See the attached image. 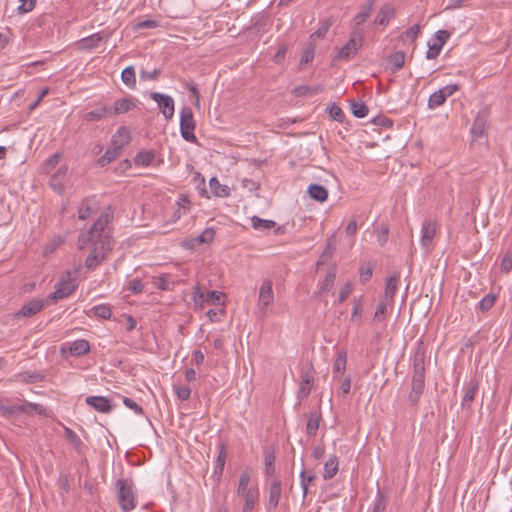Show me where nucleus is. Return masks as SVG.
Listing matches in <instances>:
<instances>
[{
  "instance_id": "f257e3e1",
  "label": "nucleus",
  "mask_w": 512,
  "mask_h": 512,
  "mask_svg": "<svg viewBox=\"0 0 512 512\" xmlns=\"http://www.w3.org/2000/svg\"><path fill=\"white\" fill-rule=\"evenodd\" d=\"M425 358L426 351L423 342H420L415 350L412 360V380L411 391L408 400L412 405H416L420 400L425 388Z\"/></svg>"
},
{
  "instance_id": "f03ea898",
  "label": "nucleus",
  "mask_w": 512,
  "mask_h": 512,
  "mask_svg": "<svg viewBox=\"0 0 512 512\" xmlns=\"http://www.w3.org/2000/svg\"><path fill=\"white\" fill-rule=\"evenodd\" d=\"M250 482V474L247 471L242 472L236 489L237 496L243 502L241 512H253L259 500V489L257 486H250Z\"/></svg>"
},
{
  "instance_id": "7ed1b4c3",
  "label": "nucleus",
  "mask_w": 512,
  "mask_h": 512,
  "mask_svg": "<svg viewBox=\"0 0 512 512\" xmlns=\"http://www.w3.org/2000/svg\"><path fill=\"white\" fill-rule=\"evenodd\" d=\"M92 242L94 243V247L85 260V266L89 270H94L98 267L112 250L111 236H104L100 238V240Z\"/></svg>"
},
{
  "instance_id": "20e7f679",
  "label": "nucleus",
  "mask_w": 512,
  "mask_h": 512,
  "mask_svg": "<svg viewBox=\"0 0 512 512\" xmlns=\"http://www.w3.org/2000/svg\"><path fill=\"white\" fill-rule=\"evenodd\" d=\"M110 222V215L108 212L102 213L95 221L93 226L86 231L81 233L78 237L79 249H83L90 241L100 240L104 236H110L106 231V227Z\"/></svg>"
},
{
  "instance_id": "39448f33",
  "label": "nucleus",
  "mask_w": 512,
  "mask_h": 512,
  "mask_svg": "<svg viewBox=\"0 0 512 512\" xmlns=\"http://www.w3.org/2000/svg\"><path fill=\"white\" fill-rule=\"evenodd\" d=\"M118 502L124 512H130L136 507L133 482L128 479H118L116 481Z\"/></svg>"
},
{
  "instance_id": "423d86ee",
  "label": "nucleus",
  "mask_w": 512,
  "mask_h": 512,
  "mask_svg": "<svg viewBox=\"0 0 512 512\" xmlns=\"http://www.w3.org/2000/svg\"><path fill=\"white\" fill-rule=\"evenodd\" d=\"M196 123L192 109L183 107L180 111V133L181 136L188 142L196 143L197 138L194 134Z\"/></svg>"
},
{
  "instance_id": "0eeeda50",
  "label": "nucleus",
  "mask_w": 512,
  "mask_h": 512,
  "mask_svg": "<svg viewBox=\"0 0 512 512\" xmlns=\"http://www.w3.org/2000/svg\"><path fill=\"white\" fill-rule=\"evenodd\" d=\"M129 140L128 132L119 131L118 135L114 136L113 139V147L108 149L99 159L98 163L101 166H105L111 163L113 160L118 158L121 154V149L124 143H127Z\"/></svg>"
},
{
  "instance_id": "6e6552de",
  "label": "nucleus",
  "mask_w": 512,
  "mask_h": 512,
  "mask_svg": "<svg viewBox=\"0 0 512 512\" xmlns=\"http://www.w3.org/2000/svg\"><path fill=\"white\" fill-rule=\"evenodd\" d=\"M363 43V32L361 30H354L351 33L349 41L339 50L335 59L349 60L357 53Z\"/></svg>"
},
{
  "instance_id": "1a4fd4ad",
  "label": "nucleus",
  "mask_w": 512,
  "mask_h": 512,
  "mask_svg": "<svg viewBox=\"0 0 512 512\" xmlns=\"http://www.w3.org/2000/svg\"><path fill=\"white\" fill-rule=\"evenodd\" d=\"M44 408L40 404L27 403L24 405H5L0 399V415L2 416H14L19 413H31L36 412L38 414L44 413Z\"/></svg>"
},
{
  "instance_id": "9d476101",
  "label": "nucleus",
  "mask_w": 512,
  "mask_h": 512,
  "mask_svg": "<svg viewBox=\"0 0 512 512\" xmlns=\"http://www.w3.org/2000/svg\"><path fill=\"white\" fill-rule=\"evenodd\" d=\"M76 289V284L71 279V274L67 272L63 275L55 286V291L50 295L52 300L58 301L70 296Z\"/></svg>"
},
{
  "instance_id": "9b49d317",
  "label": "nucleus",
  "mask_w": 512,
  "mask_h": 512,
  "mask_svg": "<svg viewBox=\"0 0 512 512\" xmlns=\"http://www.w3.org/2000/svg\"><path fill=\"white\" fill-rule=\"evenodd\" d=\"M274 295L272 289V281L265 279L259 289V297L257 307L262 313H267L269 307L273 304Z\"/></svg>"
},
{
  "instance_id": "f8f14e48",
  "label": "nucleus",
  "mask_w": 512,
  "mask_h": 512,
  "mask_svg": "<svg viewBox=\"0 0 512 512\" xmlns=\"http://www.w3.org/2000/svg\"><path fill=\"white\" fill-rule=\"evenodd\" d=\"M458 90V85L456 84H450L447 86H444L443 88L439 89L438 91H435L432 93L428 100V107L430 109H435L441 105H443L448 97L453 95Z\"/></svg>"
},
{
  "instance_id": "ddd939ff",
  "label": "nucleus",
  "mask_w": 512,
  "mask_h": 512,
  "mask_svg": "<svg viewBox=\"0 0 512 512\" xmlns=\"http://www.w3.org/2000/svg\"><path fill=\"white\" fill-rule=\"evenodd\" d=\"M150 98L158 104L161 113L166 119L173 117L175 109L172 97L158 92H151Z\"/></svg>"
},
{
  "instance_id": "4468645a",
  "label": "nucleus",
  "mask_w": 512,
  "mask_h": 512,
  "mask_svg": "<svg viewBox=\"0 0 512 512\" xmlns=\"http://www.w3.org/2000/svg\"><path fill=\"white\" fill-rule=\"evenodd\" d=\"M223 298L224 294L222 292L209 291L207 294H205L203 291H201V289L198 286L195 287V303H199L200 305H202L203 303L221 305L223 304Z\"/></svg>"
},
{
  "instance_id": "2eb2a0df",
  "label": "nucleus",
  "mask_w": 512,
  "mask_h": 512,
  "mask_svg": "<svg viewBox=\"0 0 512 512\" xmlns=\"http://www.w3.org/2000/svg\"><path fill=\"white\" fill-rule=\"evenodd\" d=\"M436 235V222L431 219H426L422 223L421 229V245L424 248H429L433 244L434 237Z\"/></svg>"
},
{
  "instance_id": "dca6fc26",
  "label": "nucleus",
  "mask_w": 512,
  "mask_h": 512,
  "mask_svg": "<svg viewBox=\"0 0 512 512\" xmlns=\"http://www.w3.org/2000/svg\"><path fill=\"white\" fill-rule=\"evenodd\" d=\"M281 491H282L281 481L279 478L275 477L269 484V488H268V494H269L268 504H267L268 510L276 509L278 507V504H279V501L281 498Z\"/></svg>"
},
{
  "instance_id": "f3484780",
  "label": "nucleus",
  "mask_w": 512,
  "mask_h": 512,
  "mask_svg": "<svg viewBox=\"0 0 512 512\" xmlns=\"http://www.w3.org/2000/svg\"><path fill=\"white\" fill-rule=\"evenodd\" d=\"M85 401L100 413H108L112 409L111 401L103 396H88Z\"/></svg>"
},
{
  "instance_id": "a211bd4d",
  "label": "nucleus",
  "mask_w": 512,
  "mask_h": 512,
  "mask_svg": "<svg viewBox=\"0 0 512 512\" xmlns=\"http://www.w3.org/2000/svg\"><path fill=\"white\" fill-rule=\"evenodd\" d=\"M108 39V35H105L104 32H97L92 34L86 38L81 39L78 42V45L83 50H92L96 48L101 41H106Z\"/></svg>"
},
{
  "instance_id": "6ab92c4d",
  "label": "nucleus",
  "mask_w": 512,
  "mask_h": 512,
  "mask_svg": "<svg viewBox=\"0 0 512 512\" xmlns=\"http://www.w3.org/2000/svg\"><path fill=\"white\" fill-rule=\"evenodd\" d=\"M44 307L43 300L33 299L22 306V308L16 313L17 317H30L39 311H41Z\"/></svg>"
},
{
  "instance_id": "aec40b11",
  "label": "nucleus",
  "mask_w": 512,
  "mask_h": 512,
  "mask_svg": "<svg viewBox=\"0 0 512 512\" xmlns=\"http://www.w3.org/2000/svg\"><path fill=\"white\" fill-rule=\"evenodd\" d=\"M400 281V273L394 272L387 280L384 291V299L389 300L390 302H394V296L398 289V284Z\"/></svg>"
},
{
  "instance_id": "412c9836",
  "label": "nucleus",
  "mask_w": 512,
  "mask_h": 512,
  "mask_svg": "<svg viewBox=\"0 0 512 512\" xmlns=\"http://www.w3.org/2000/svg\"><path fill=\"white\" fill-rule=\"evenodd\" d=\"M67 166H61L50 178V186L58 193L64 191V179L67 175Z\"/></svg>"
},
{
  "instance_id": "4be33fe9",
  "label": "nucleus",
  "mask_w": 512,
  "mask_h": 512,
  "mask_svg": "<svg viewBox=\"0 0 512 512\" xmlns=\"http://www.w3.org/2000/svg\"><path fill=\"white\" fill-rule=\"evenodd\" d=\"M395 12L396 10L392 5H383L376 16L374 23L380 26L388 25L390 19L394 17Z\"/></svg>"
},
{
  "instance_id": "5701e85b",
  "label": "nucleus",
  "mask_w": 512,
  "mask_h": 512,
  "mask_svg": "<svg viewBox=\"0 0 512 512\" xmlns=\"http://www.w3.org/2000/svg\"><path fill=\"white\" fill-rule=\"evenodd\" d=\"M322 85H315V86H309V85H300L292 89L291 93L295 97H309L313 95H317L323 91Z\"/></svg>"
},
{
  "instance_id": "b1692460",
  "label": "nucleus",
  "mask_w": 512,
  "mask_h": 512,
  "mask_svg": "<svg viewBox=\"0 0 512 512\" xmlns=\"http://www.w3.org/2000/svg\"><path fill=\"white\" fill-rule=\"evenodd\" d=\"M226 459H227V451H226L225 444L222 443L219 445V452H218V455H217V458L215 461L214 471H213V475L217 478V480H219L223 474Z\"/></svg>"
},
{
  "instance_id": "393cba45",
  "label": "nucleus",
  "mask_w": 512,
  "mask_h": 512,
  "mask_svg": "<svg viewBox=\"0 0 512 512\" xmlns=\"http://www.w3.org/2000/svg\"><path fill=\"white\" fill-rule=\"evenodd\" d=\"M477 391H478V382L476 380H471L466 387V391H465V394L462 399L461 405L463 408L471 409V405L475 399Z\"/></svg>"
},
{
  "instance_id": "a878e982",
  "label": "nucleus",
  "mask_w": 512,
  "mask_h": 512,
  "mask_svg": "<svg viewBox=\"0 0 512 512\" xmlns=\"http://www.w3.org/2000/svg\"><path fill=\"white\" fill-rule=\"evenodd\" d=\"M320 420H321V413L319 411L314 410L309 413L308 421H307V425H306V433L309 436L316 435L318 428H319Z\"/></svg>"
},
{
  "instance_id": "bb28decb",
  "label": "nucleus",
  "mask_w": 512,
  "mask_h": 512,
  "mask_svg": "<svg viewBox=\"0 0 512 512\" xmlns=\"http://www.w3.org/2000/svg\"><path fill=\"white\" fill-rule=\"evenodd\" d=\"M90 351V344L85 339H79L69 345V352L73 356H82Z\"/></svg>"
},
{
  "instance_id": "cd10ccee",
  "label": "nucleus",
  "mask_w": 512,
  "mask_h": 512,
  "mask_svg": "<svg viewBox=\"0 0 512 512\" xmlns=\"http://www.w3.org/2000/svg\"><path fill=\"white\" fill-rule=\"evenodd\" d=\"M135 107V103L132 99L122 98L114 103L113 110H110V114L119 115L126 113Z\"/></svg>"
},
{
  "instance_id": "c85d7f7f",
  "label": "nucleus",
  "mask_w": 512,
  "mask_h": 512,
  "mask_svg": "<svg viewBox=\"0 0 512 512\" xmlns=\"http://www.w3.org/2000/svg\"><path fill=\"white\" fill-rule=\"evenodd\" d=\"M308 194L310 198L319 202H324L328 198L327 189L319 184H311L308 187Z\"/></svg>"
},
{
  "instance_id": "c756f323",
  "label": "nucleus",
  "mask_w": 512,
  "mask_h": 512,
  "mask_svg": "<svg viewBox=\"0 0 512 512\" xmlns=\"http://www.w3.org/2000/svg\"><path fill=\"white\" fill-rule=\"evenodd\" d=\"M374 0H369L367 4L359 11L354 17L355 26H361L364 24L367 19L370 17L371 12L373 10Z\"/></svg>"
},
{
  "instance_id": "7c9ffc66",
  "label": "nucleus",
  "mask_w": 512,
  "mask_h": 512,
  "mask_svg": "<svg viewBox=\"0 0 512 512\" xmlns=\"http://www.w3.org/2000/svg\"><path fill=\"white\" fill-rule=\"evenodd\" d=\"M212 193L217 197H227L230 195V189L226 185L220 184L216 177H212L209 181Z\"/></svg>"
},
{
  "instance_id": "2f4dec72",
  "label": "nucleus",
  "mask_w": 512,
  "mask_h": 512,
  "mask_svg": "<svg viewBox=\"0 0 512 512\" xmlns=\"http://www.w3.org/2000/svg\"><path fill=\"white\" fill-rule=\"evenodd\" d=\"M338 472V459L336 456L330 457L324 465L323 478L325 480L332 479Z\"/></svg>"
},
{
  "instance_id": "473e14b6",
  "label": "nucleus",
  "mask_w": 512,
  "mask_h": 512,
  "mask_svg": "<svg viewBox=\"0 0 512 512\" xmlns=\"http://www.w3.org/2000/svg\"><path fill=\"white\" fill-rule=\"evenodd\" d=\"M108 114H110V109L106 106H101V107H98L94 110L87 112L84 115V119L86 121H90V122L98 121V120H101L102 118H104Z\"/></svg>"
},
{
  "instance_id": "72a5a7b5",
  "label": "nucleus",
  "mask_w": 512,
  "mask_h": 512,
  "mask_svg": "<svg viewBox=\"0 0 512 512\" xmlns=\"http://www.w3.org/2000/svg\"><path fill=\"white\" fill-rule=\"evenodd\" d=\"M252 227L259 231H268L276 226V223L272 220L261 219L258 216L251 218Z\"/></svg>"
},
{
  "instance_id": "f704fd0d",
  "label": "nucleus",
  "mask_w": 512,
  "mask_h": 512,
  "mask_svg": "<svg viewBox=\"0 0 512 512\" xmlns=\"http://www.w3.org/2000/svg\"><path fill=\"white\" fill-rule=\"evenodd\" d=\"M155 158L153 151H140L136 154L134 162L138 166H149Z\"/></svg>"
},
{
  "instance_id": "c9c22d12",
  "label": "nucleus",
  "mask_w": 512,
  "mask_h": 512,
  "mask_svg": "<svg viewBox=\"0 0 512 512\" xmlns=\"http://www.w3.org/2000/svg\"><path fill=\"white\" fill-rule=\"evenodd\" d=\"M347 364V353L345 350H340L337 353L336 360L333 364L334 374L344 373Z\"/></svg>"
},
{
  "instance_id": "e433bc0d",
  "label": "nucleus",
  "mask_w": 512,
  "mask_h": 512,
  "mask_svg": "<svg viewBox=\"0 0 512 512\" xmlns=\"http://www.w3.org/2000/svg\"><path fill=\"white\" fill-rule=\"evenodd\" d=\"M93 314L94 316L101 319H109L111 317V308L108 304H100L92 307L88 315Z\"/></svg>"
},
{
  "instance_id": "4c0bfd02",
  "label": "nucleus",
  "mask_w": 512,
  "mask_h": 512,
  "mask_svg": "<svg viewBox=\"0 0 512 512\" xmlns=\"http://www.w3.org/2000/svg\"><path fill=\"white\" fill-rule=\"evenodd\" d=\"M406 55L403 51H397L388 57V62L393 66V71L400 70L405 63Z\"/></svg>"
},
{
  "instance_id": "58836bf2",
  "label": "nucleus",
  "mask_w": 512,
  "mask_h": 512,
  "mask_svg": "<svg viewBox=\"0 0 512 512\" xmlns=\"http://www.w3.org/2000/svg\"><path fill=\"white\" fill-rule=\"evenodd\" d=\"M121 79L123 83L129 88H135L136 86V77L135 70L133 66L126 67L121 73Z\"/></svg>"
},
{
  "instance_id": "ea45409f",
  "label": "nucleus",
  "mask_w": 512,
  "mask_h": 512,
  "mask_svg": "<svg viewBox=\"0 0 512 512\" xmlns=\"http://www.w3.org/2000/svg\"><path fill=\"white\" fill-rule=\"evenodd\" d=\"M311 386L312 377L308 373H305L304 375H302L300 383V388L298 392L299 398H306L311 392Z\"/></svg>"
},
{
  "instance_id": "a19ab883",
  "label": "nucleus",
  "mask_w": 512,
  "mask_h": 512,
  "mask_svg": "<svg viewBox=\"0 0 512 512\" xmlns=\"http://www.w3.org/2000/svg\"><path fill=\"white\" fill-rule=\"evenodd\" d=\"M215 237V231L213 228H206L200 235L193 238V242L200 244H210L213 242Z\"/></svg>"
},
{
  "instance_id": "79ce46f5",
  "label": "nucleus",
  "mask_w": 512,
  "mask_h": 512,
  "mask_svg": "<svg viewBox=\"0 0 512 512\" xmlns=\"http://www.w3.org/2000/svg\"><path fill=\"white\" fill-rule=\"evenodd\" d=\"M265 462V474L267 476H273L275 474V455L271 451H265L264 456Z\"/></svg>"
},
{
  "instance_id": "37998d69",
  "label": "nucleus",
  "mask_w": 512,
  "mask_h": 512,
  "mask_svg": "<svg viewBox=\"0 0 512 512\" xmlns=\"http://www.w3.org/2000/svg\"><path fill=\"white\" fill-rule=\"evenodd\" d=\"M393 302H390L389 300H381L375 310L374 313V320L376 321H383L386 318L387 315V307L388 305L392 304Z\"/></svg>"
},
{
  "instance_id": "c03bdc74",
  "label": "nucleus",
  "mask_w": 512,
  "mask_h": 512,
  "mask_svg": "<svg viewBox=\"0 0 512 512\" xmlns=\"http://www.w3.org/2000/svg\"><path fill=\"white\" fill-rule=\"evenodd\" d=\"M351 111L355 117L363 118L368 114L369 109L365 103L353 101L351 103Z\"/></svg>"
},
{
  "instance_id": "a18cd8bd",
  "label": "nucleus",
  "mask_w": 512,
  "mask_h": 512,
  "mask_svg": "<svg viewBox=\"0 0 512 512\" xmlns=\"http://www.w3.org/2000/svg\"><path fill=\"white\" fill-rule=\"evenodd\" d=\"M511 270H512V249H508L501 260L500 271L502 273L508 274Z\"/></svg>"
},
{
  "instance_id": "49530a36",
  "label": "nucleus",
  "mask_w": 512,
  "mask_h": 512,
  "mask_svg": "<svg viewBox=\"0 0 512 512\" xmlns=\"http://www.w3.org/2000/svg\"><path fill=\"white\" fill-rule=\"evenodd\" d=\"M335 278H336V272L335 270H331L329 271L326 275H325V278L323 279L322 283H321V288L320 290L322 292H328L334 285V281H335Z\"/></svg>"
},
{
  "instance_id": "de8ad7c7",
  "label": "nucleus",
  "mask_w": 512,
  "mask_h": 512,
  "mask_svg": "<svg viewBox=\"0 0 512 512\" xmlns=\"http://www.w3.org/2000/svg\"><path fill=\"white\" fill-rule=\"evenodd\" d=\"M496 301V296L493 294H487L482 300L479 302L478 307L482 312H486L490 310Z\"/></svg>"
},
{
  "instance_id": "09e8293b",
  "label": "nucleus",
  "mask_w": 512,
  "mask_h": 512,
  "mask_svg": "<svg viewBox=\"0 0 512 512\" xmlns=\"http://www.w3.org/2000/svg\"><path fill=\"white\" fill-rule=\"evenodd\" d=\"M65 437L73 445L75 449H80L82 441L72 429L67 427L65 428Z\"/></svg>"
},
{
  "instance_id": "8fccbe9b",
  "label": "nucleus",
  "mask_w": 512,
  "mask_h": 512,
  "mask_svg": "<svg viewBox=\"0 0 512 512\" xmlns=\"http://www.w3.org/2000/svg\"><path fill=\"white\" fill-rule=\"evenodd\" d=\"M92 212L93 210L89 201L84 200L78 209V217L81 220H85L91 216Z\"/></svg>"
},
{
  "instance_id": "3c124183",
  "label": "nucleus",
  "mask_w": 512,
  "mask_h": 512,
  "mask_svg": "<svg viewBox=\"0 0 512 512\" xmlns=\"http://www.w3.org/2000/svg\"><path fill=\"white\" fill-rule=\"evenodd\" d=\"M419 33H420V26H419V24H415L412 27H410L408 30H406L404 33H402L401 39L402 40L409 39L410 41H415V39L418 37Z\"/></svg>"
},
{
  "instance_id": "603ef678",
  "label": "nucleus",
  "mask_w": 512,
  "mask_h": 512,
  "mask_svg": "<svg viewBox=\"0 0 512 512\" xmlns=\"http://www.w3.org/2000/svg\"><path fill=\"white\" fill-rule=\"evenodd\" d=\"M61 154L55 153L53 154L44 164V170L47 173H50L60 162Z\"/></svg>"
},
{
  "instance_id": "864d4df0",
  "label": "nucleus",
  "mask_w": 512,
  "mask_h": 512,
  "mask_svg": "<svg viewBox=\"0 0 512 512\" xmlns=\"http://www.w3.org/2000/svg\"><path fill=\"white\" fill-rule=\"evenodd\" d=\"M154 284L160 290H163V291L170 290L169 275L163 274V275L155 278Z\"/></svg>"
},
{
  "instance_id": "5fc2aeb1",
  "label": "nucleus",
  "mask_w": 512,
  "mask_h": 512,
  "mask_svg": "<svg viewBox=\"0 0 512 512\" xmlns=\"http://www.w3.org/2000/svg\"><path fill=\"white\" fill-rule=\"evenodd\" d=\"M389 229L386 225H381L377 229V241L380 246H384L388 241Z\"/></svg>"
},
{
  "instance_id": "6e6d98bb",
  "label": "nucleus",
  "mask_w": 512,
  "mask_h": 512,
  "mask_svg": "<svg viewBox=\"0 0 512 512\" xmlns=\"http://www.w3.org/2000/svg\"><path fill=\"white\" fill-rule=\"evenodd\" d=\"M387 501L383 494L380 492L377 493L376 501L373 505L372 512H384L386 509Z\"/></svg>"
},
{
  "instance_id": "4d7b16f0",
  "label": "nucleus",
  "mask_w": 512,
  "mask_h": 512,
  "mask_svg": "<svg viewBox=\"0 0 512 512\" xmlns=\"http://www.w3.org/2000/svg\"><path fill=\"white\" fill-rule=\"evenodd\" d=\"M329 113H330L331 118L338 122H342L345 118V114H344L343 110L335 104H333L330 107Z\"/></svg>"
},
{
  "instance_id": "13d9d810",
  "label": "nucleus",
  "mask_w": 512,
  "mask_h": 512,
  "mask_svg": "<svg viewBox=\"0 0 512 512\" xmlns=\"http://www.w3.org/2000/svg\"><path fill=\"white\" fill-rule=\"evenodd\" d=\"M123 403L125 404L126 407H128L131 410H133L136 414H138V415H143L144 414L143 408L140 405H138L131 398L124 397Z\"/></svg>"
},
{
  "instance_id": "bf43d9fd",
  "label": "nucleus",
  "mask_w": 512,
  "mask_h": 512,
  "mask_svg": "<svg viewBox=\"0 0 512 512\" xmlns=\"http://www.w3.org/2000/svg\"><path fill=\"white\" fill-rule=\"evenodd\" d=\"M441 49H442L441 44H438V43H434L431 45L429 44L428 50L426 52V58L427 59L437 58L441 52Z\"/></svg>"
},
{
  "instance_id": "052dcab7",
  "label": "nucleus",
  "mask_w": 512,
  "mask_h": 512,
  "mask_svg": "<svg viewBox=\"0 0 512 512\" xmlns=\"http://www.w3.org/2000/svg\"><path fill=\"white\" fill-rule=\"evenodd\" d=\"M372 267L370 265H365L360 268V281L362 283H366L372 277Z\"/></svg>"
},
{
  "instance_id": "680f3d73",
  "label": "nucleus",
  "mask_w": 512,
  "mask_h": 512,
  "mask_svg": "<svg viewBox=\"0 0 512 512\" xmlns=\"http://www.w3.org/2000/svg\"><path fill=\"white\" fill-rule=\"evenodd\" d=\"M21 4L18 7V10L21 13H27L34 9L36 0H20Z\"/></svg>"
},
{
  "instance_id": "e2e57ef3",
  "label": "nucleus",
  "mask_w": 512,
  "mask_h": 512,
  "mask_svg": "<svg viewBox=\"0 0 512 512\" xmlns=\"http://www.w3.org/2000/svg\"><path fill=\"white\" fill-rule=\"evenodd\" d=\"M175 392H176V395L177 397L182 400V401H186L189 399L190 395H191V390L189 387H186V386H180V387H177L175 389Z\"/></svg>"
},
{
  "instance_id": "0e129e2a",
  "label": "nucleus",
  "mask_w": 512,
  "mask_h": 512,
  "mask_svg": "<svg viewBox=\"0 0 512 512\" xmlns=\"http://www.w3.org/2000/svg\"><path fill=\"white\" fill-rule=\"evenodd\" d=\"M352 292V285L347 282L345 283L339 292V302H344Z\"/></svg>"
},
{
  "instance_id": "69168bd1",
  "label": "nucleus",
  "mask_w": 512,
  "mask_h": 512,
  "mask_svg": "<svg viewBox=\"0 0 512 512\" xmlns=\"http://www.w3.org/2000/svg\"><path fill=\"white\" fill-rule=\"evenodd\" d=\"M300 477H301V486L303 489V494H304V496H306L307 492H308V484L314 480V476L311 475V476L306 477L305 472L302 471L300 473Z\"/></svg>"
},
{
  "instance_id": "338daca9",
  "label": "nucleus",
  "mask_w": 512,
  "mask_h": 512,
  "mask_svg": "<svg viewBox=\"0 0 512 512\" xmlns=\"http://www.w3.org/2000/svg\"><path fill=\"white\" fill-rule=\"evenodd\" d=\"M131 292L137 294V293H140L143 291L144 289V285L142 283V281L140 279H133L130 283H129V288H128Z\"/></svg>"
},
{
  "instance_id": "774afa93",
  "label": "nucleus",
  "mask_w": 512,
  "mask_h": 512,
  "mask_svg": "<svg viewBox=\"0 0 512 512\" xmlns=\"http://www.w3.org/2000/svg\"><path fill=\"white\" fill-rule=\"evenodd\" d=\"M449 36L450 34L446 30H439L435 33V43L441 44V46L443 47L445 42L448 40Z\"/></svg>"
}]
</instances>
